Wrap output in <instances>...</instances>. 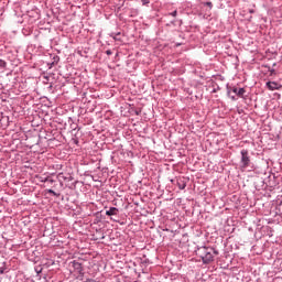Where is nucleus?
Returning <instances> with one entry per match:
<instances>
[{"mask_svg": "<svg viewBox=\"0 0 282 282\" xmlns=\"http://www.w3.org/2000/svg\"><path fill=\"white\" fill-rule=\"evenodd\" d=\"M64 180H68L69 182H72V176H69V177H64Z\"/></svg>", "mask_w": 282, "mask_h": 282, "instance_id": "nucleus-17", "label": "nucleus"}, {"mask_svg": "<svg viewBox=\"0 0 282 282\" xmlns=\"http://www.w3.org/2000/svg\"><path fill=\"white\" fill-rule=\"evenodd\" d=\"M240 169H249V166H252V162L250 161V155L248 154V150H241L240 151Z\"/></svg>", "mask_w": 282, "mask_h": 282, "instance_id": "nucleus-3", "label": "nucleus"}, {"mask_svg": "<svg viewBox=\"0 0 282 282\" xmlns=\"http://www.w3.org/2000/svg\"><path fill=\"white\" fill-rule=\"evenodd\" d=\"M267 87L270 89V91H276L278 89H281L282 85L276 82H267Z\"/></svg>", "mask_w": 282, "mask_h": 282, "instance_id": "nucleus-4", "label": "nucleus"}, {"mask_svg": "<svg viewBox=\"0 0 282 282\" xmlns=\"http://www.w3.org/2000/svg\"><path fill=\"white\" fill-rule=\"evenodd\" d=\"M106 54H107V56H111V54H113V52H111V50H108V51H106Z\"/></svg>", "mask_w": 282, "mask_h": 282, "instance_id": "nucleus-15", "label": "nucleus"}, {"mask_svg": "<svg viewBox=\"0 0 282 282\" xmlns=\"http://www.w3.org/2000/svg\"><path fill=\"white\" fill-rule=\"evenodd\" d=\"M143 6H147V3H149V0H141Z\"/></svg>", "mask_w": 282, "mask_h": 282, "instance_id": "nucleus-16", "label": "nucleus"}, {"mask_svg": "<svg viewBox=\"0 0 282 282\" xmlns=\"http://www.w3.org/2000/svg\"><path fill=\"white\" fill-rule=\"evenodd\" d=\"M72 263L74 270H76L78 274H83V264L76 260H74Z\"/></svg>", "mask_w": 282, "mask_h": 282, "instance_id": "nucleus-5", "label": "nucleus"}, {"mask_svg": "<svg viewBox=\"0 0 282 282\" xmlns=\"http://www.w3.org/2000/svg\"><path fill=\"white\" fill-rule=\"evenodd\" d=\"M227 94L231 98V100H237L238 98H243V95L246 94V88H239L237 86L228 87Z\"/></svg>", "mask_w": 282, "mask_h": 282, "instance_id": "nucleus-2", "label": "nucleus"}, {"mask_svg": "<svg viewBox=\"0 0 282 282\" xmlns=\"http://www.w3.org/2000/svg\"><path fill=\"white\" fill-rule=\"evenodd\" d=\"M47 193H48L50 195H53L54 197H61V194L54 192V189H47Z\"/></svg>", "mask_w": 282, "mask_h": 282, "instance_id": "nucleus-8", "label": "nucleus"}, {"mask_svg": "<svg viewBox=\"0 0 282 282\" xmlns=\"http://www.w3.org/2000/svg\"><path fill=\"white\" fill-rule=\"evenodd\" d=\"M215 254H219L217 250L213 247H199L196 250V256L199 257L203 263L208 264L215 261Z\"/></svg>", "mask_w": 282, "mask_h": 282, "instance_id": "nucleus-1", "label": "nucleus"}, {"mask_svg": "<svg viewBox=\"0 0 282 282\" xmlns=\"http://www.w3.org/2000/svg\"><path fill=\"white\" fill-rule=\"evenodd\" d=\"M120 33H117V34H115V35H112V39L115 40V41H120Z\"/></svg>", "mask_w": 282, "mask_h": 282, "instance_id": "nucleus-12", "label": "nucleus"}, {"mask_svg": "<svg viewBox=\"0 0 282 282\" xmlns=\"http://www.w3.org/2000/svg\"><path fill=\"white\" fill-rule=\"evenodd\" d=\"M8 63H6V61L0 59V69H6Z\"/></svg>", "mask_w": 282, "mask_h": 282, "instance_id": "nucleus-10", "label": "nucleus"}, {"mask_svg": "<svg viewBox=\"0 0 282 282\" xmlns=\"http://www.w3.org/2000/svg\"><path fill=\"white\" fill-rule=\"evenodd\" d=\"M34 270L36 273L35 275H41V273L43 272V267H35Z\"/></svg>", "mask_w": 282, "mask_h": 282, "instance_id": "nucleus-9", "label": "nucleus"}, {"mask_svg": "<svg viewBox=\"0 0 282 282\" xmlns=\"http://www.w3.org/2000/svg\"><path fill=\"white\" fill-rule=\"evenodd\" d=\"M170 17H177V10L170 13Z\"/></svg>", "mask_w": 282, "mask_h": 282, "instance_id": "nucleus-14", "label": "nucleus"}, {"mask_svg": "<svg viewBox=\"0 0 282 282\" xmlns=\"http://www.w3.org/2000/svg\"><path fill=\"white\" fill-rule=\"evenodd\" d=\"M271 74H274V69L271 70Z\"/></svg>", "mask_w": 282, "mask_h": 282, "instance_id": "nucleus-18", "label": "nucleus"}, {"mask_svg": "<svg viewBox=\"0 0 282 282\" xmlns=\"http://www.w3.org/2000/svg\"><path fill=\"white\" fill-rule=\"evenodd\" d=\"M205 6H207L210 10L213 9V2H206Z\"/></svg>", "mask_w": 282, "mask_h": 282, "instance_id": "nucleus-13", "label": "nucleus"}, {"mask_svg": "<svg viewBox=\"0 0 282 282\" xmlns=\"http://www.w3.org/2000/svg\"><path fill=\"white\" fill-rule=\"evenodd\" d=\"M180 191H184L186 188V183H178Z\"/></svg>", "mask_w": 282, "mask_h": 282, "instance_id": "nucleus-11", "label": "nucleus"}, {"mask_svg": "<svg viewBox=\"0 0 282 282\" xmlns=\"http://www.w3.org/2000/svg\"><path fill=\"white\" fill-rule=\"evenodd\" d=\"M106 215L108 217H112V215H118V208L117 207H110L109 210H106Z\"/></svg>", "mask_w": 282, "mask_h": 282, "instance_id": "nucleus-6", "label": "nucleus"}, {"mask_svg": "<svg viewBox=\"0 0 282 282\" xmlns=\"http://www.w3.org/2000/svg\"><path fill=\"white\" fill-rule=\"evenodd\" d=\"M33 282H47V276L35 275L33 276Z\"/></svg>", "mask_w": 282, "mask_h": 282, "instance_id": "nucleus-7", "label": "nucleus"}]
</instances>
